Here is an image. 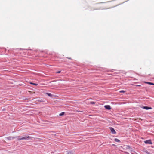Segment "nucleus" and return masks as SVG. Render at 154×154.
<instances>
[{
  "mask_svg": "<svg viewBox=\"0 0 154 154\" xmlns=\"http://www.w3.org/2000/svg\"><path fill=\"white\" fill-rule=\"evenodd\" d=\"M114 140L117 142H120V141L117 138H115L114 139Z\"/></svg>",
  "mask_w": 154,
  "mask_h": 154,
  "instance_id": "9d476101",
  "label": "nucleus"
},
{
  "mask_svg": "<svg viewBox=\"0 0 154 154\" xmlns=\"http://www.w3.org/2000/svg\"><path fill=\"white\" fill-rule=\"evenodd\" d=\"M30 83L31 84H32V85H36V86H37L38 85V84H37V83H33V82H30Z\"/></svg>",
  "mask_w": 154,
  "mask_h": 154,
  "instance_id": "f8f14e48",
  "label": "nucleus"
},
{
  "mask_svg": "<svg viewBox=\"0 0 154 154\" xmlns=\"http://www.w3.org/2000/svg\"><path fill=\"white\" fill-rule=\"evenodd\" d=\"M145 152L147 154H151L150 152H149L147 150H146Z\"/></svg>",
  "mask_w": 154,
  "mask_h": 154,
  "instance_id": "4468645a",
  "label": "nucleus"
},
{
  "mask_svg": "<svg viewBox=\"0 0 154 154\" xmlns=\"http://www.w3.org/2000/svg\"><path fill=\"white\" fill-rule=\"evenodd\" d=\"M37 101L41 102H45V99H40L37 100Z\"/></svg>",
  "mask_w": 154,
  "mask_h": 154,
  "instance_id": "423d86ee",
  "label": "nucleus"
},
{
  "mask_svg": "<svg viewBox=\"0 0 154 154\" xmlns=\"http://www.w3.org/2000/svg\"><path fill=\"white\" fill-rule=\"evenodd\" d=\"M125 91H124V90H121L120 91H119V92L120 93H125Z\"/></svg>",
  "mask_w": 154,
  "mask_h": 154,
  "instance_id": "f3484780",
  "label": "nucleus"
},
{
  "mask_svg": "<svg viewBox=\"0 0 154 154\" xmlns=\"http://www.w3.org/2000/svg\"><path fill=\"white\" fill-rule=\"evenodd\" d=\"M144 143L146 144H152V142L151 140H148L144 141Z\"/></svg>",
  "mask_w": 154,
  "mask_h": 154,
  "instance_id": "7ed1b4c3",
  "label": "nucleus"
},
{
  "mask_svg": "<svg viewBox=\"0 0 154 154\" xmlns=\"http://www.w3.org/2000/svg\"><path fill=\"white\" fill-rule=\"evenodd\" d=\"M32 138L33 137L25 135L23 137H22L20 136H16V137H13L12 139L16 138L18 140H23L32 139Z\"/></svg>",
  "mask_w": 154,
  "mask_h": 154,
  "instance_id": "f257e3e1",
  "label": "nucleus"
},
{
  "mask_svg": "<svg viewBox=\"0 0 154 154\" xmlns=\"http://www.w3.org/2000/svg\"><path fill=\"white\" fill-rule=\"evenodd\" d=\"M146 83L147 84H148L152 85H154V84L152 82H146Z\"/></svg>",
  "mask_w": 154,
  "mask_h": 154,
  "instance_id": "1a4fd4ad",
  "label": "nucleus"
},
{
  "mask_svg": "<svg viewBox=\"0 0 154 154\" xmlns=\"http://www.w3.org/2000/svg\"><path fill=\"white\" fill-rule=\"evenodd\" d=\"M67 154H73V152L72 151H69L68 152Z\"/></svg>",
  "mask_w": 154,
  "mask_h": 154,
  "instance_id": "2eb2a0df",
  "label": "nucleus"
},
{
  "mask_svg": "<svg viewBox=\"0 0 154 154\" xmlns=\"http://www.w3.org/2000/svg\"><path fill=\"white\" fill-rule=\"evenodd\" d=\"M104 108L107 110H110L111 109V108L110 105H106L104 106Z\"/></svg>",
  "mask_w": 154,
  "mask_h": 154,
  "instance_id": "39448f33",
  "label": "nucleus"
},
{
  "mask_svg": "<svg viewBox=\"0 0 154 154\" xmlns=\"http://www.w3.org/2000/svg\"><path fill=\"white\" fill-rule=\"evenodd\" d=\"M141 108L144 109H145L147 110L149 109H152V108L151 107L147 106H143Z\"/></svg>",
  "mask_w": 154,
  "mask_h": 154,
  "instance_id": "20e7f679",
  "label": "nucleus"
},
{
  "mask_svg": "<svg viewBox=\"0 0 154 154\" xmlns=\"http://www.w3.org/2000/svg\"><path fill=\"white\" fill-rule=\"evenodd\" d=\"M129 150L131 151H133V149L132 148V149H129Z\"/></svg>",
  "mask_w": 154,
  "mask_h": 154,
  "instance_id": "6ab92c4d",
  "label": "nucleus"
},
{
  "mask_svg": "<svg viewBox=\"0 0 154 154\" xmlns=\"http://www.w3.org/2000/svg\"><path fill=\"white\" fill-rule=\"evenodd\" d=\"M64 114H65V112H62L61 113H60L59 114V115L60 116H62L64 115Z\"/></svg>",
  "mask_w": 154,
  "mask_h": 154,
  "instance_id": "9b49d317",
  "label": "nucleus"
},
{
  "mask_svg": "<svg viewBox=\"0 0 154 154\" xmlns=\"http://www.w3.org/2000/svg\"><path fill=\"white\" fill-rule=\"evenodd\" d=\"M61 72V71H57L56 72V73H60Z\"/></svg>",
  "mask_w": 154,
  "mask_h": 154,
  "instance_id": "a211bd4d",
  "label": "nucleus"
},
{
  "mask_svg": "<svg viewBox=\"0 0 154 154\" xmlns=\"http://www.w3.org/2000/svg\"><path fill=\"white\" fill-rule=\"evenodd\" d=\"M126 148L127 149H132V148H131L129 145L126 146Z\"/></svg>",
  "mask_w": 154,
  "mask_h": 154,
  "instance_id": "0eeeda50",
  "label": "nucleus"
},
{
  "mask_svg": "<svg viewBox=\"0 0 154 154\" xmlns=\"http://www.w3.org/2000/svg\"><path fill=\"white\" fill-rule=\"evenodd\" d=\"M95 103L94 102H93V101L91 102L90 103V104H95Z\"/></svg>",
  "mask_w": 154,
  "mask_h": 154,
  "instance_id": "dca6fc26",
  "label": "nucleus"
},
{
  "mask_svg": "<svg viewBox=\"0 0 154 154\" xmlns=\"http://www.w3.org/2000/svg\"><path fill=\"white\" fill-rule=\"evenodd\" d=\"M109 129L110 130L112 134H116V131L112 127H110L109 128Z\"/></svg>",
  "mask_w": 154,
  "mask_h": 154,
  "instance_id": "f03ea898",
  "label": "nucleus"
},
{
  "mask_svg": "<svg viewBox=\"0 0 154 154\" xmlns=\"http://www.w3.org/2000/svg\"><path fill=\"white\" fill-rule=\"evenodd\" d=\"M67 58L69 59H70V60H72V58H71V57H69H69H67Z\"/></svg>",
  "mask_w": 154,
  "mask_h": 154,
  "instance_id": "aec40b11",
  "label": "nucleus"
},
{
  "mask_svg": "<svg viewBox=\"0 0 154 154\" xmlns=\"http://www.w3.org/2000/svg\"><path fill=\"white\" fill-rule=\"evenodd\" d=\"M5 110V109H2V110L3 111H4Z\"/></svg>",
  "mask_w": 154,
  "mask_h": 154,
  "instance_id": "412c9836",
  "label": "nucleus"
},
{
  "mask_svg": "<svg viewBox=\"0 0 154 154\" xmlns=\"http://www.w3.org/2000/svg\"><path fill=\"white\" fill-rule=\"evenodd\" d=\"M46 94L47 95L49 96L50 97H51L53 96L51 94L49 93H46Z\"/></svg>",
  "mask_w": 154,
  "mask_h": 154,
  "instance_id": "6e6552de",
  "label": "nucleus"
},
{
  "mask_svg": "<svg viewBox=\"0 0 154 154\" xmlns=\"http://www.w3.org/2000/svg\"><path fill=\"white\" fill-rule=\"evenodd\" d=\"M13 137H7V139L8 140H10L11 138L12 139Z\"/></svg>",
  "mask_w": 154,
  "mask_h": 154,
  "instance_id": "ddd939ff",
  "label": "nucleus"
}]
</instances>
